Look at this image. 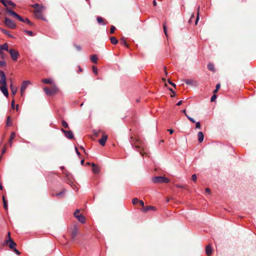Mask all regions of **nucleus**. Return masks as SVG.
<instances>
[{"label": "nucleus", "instance_id": "obj_1", "mask_svg": "<svg viewBox=\"0 0 256 256\" xmlns=\"http://www.w3.org/2000/svg\"><path fill=\"white\" fill-rule=\"evenodd\" d=\"M152 181L154 184L168 183L170 180L164 176H157L152 178Z\"/></svg>", "mask_w": 256, "mask_h": 256}, {"label": "nucleus", "instance_id": "obj_2", "mask_svg": "<svg viewBox=\"0 0 256 256\" xmlns=\"http://www.w3.org/2000/svg\"><path fill=\"white\" fill-rule=\"evenodd\" d=\"M58 89L56 86H52V88H44V92L46 95H52L57 94Z\"/></svg>", "mask_w": 256, "mask_h": 256}, {"label": "nucleus", "instance_id": "obj_3", "mask_svg": "<svg viewBox=\"0 0 256 256\" xmlns=\"http://www.w3.org/2000/svg\"><path fill=\"white\" fill-rule=\"evenodd\" d=\"M131 143L132 145L134 146L137 149V150L140 152L142 156H144L146 154V152H142V150H140L141 142L138 139L134 140V142H132Z\"/></svg>", "mask_w": 256, "mask_h": 256}, {"label": "nucleus", "instance_id": "obj_4", "mask_svg": "<svg viewBox=\"0 0 256 256\" xmlns=\"http://www.w3.org/2000/svg\"><path fill=\"white\" fill-rule=\"evenodd\" d=\"M4 23L10 28L14 29L16 28V25L14 22L8 18H5Z\"/></svg>", "mask_w": 256, "mask_h": 256}, {"label": "nucleus", "instance_id": "obj_5", "mask_svg": "<svg viewBox=\"0 0 256 256\" xmlns=\"http://www.w3.org/2000/svg\"><path fill=\"white\" fill-rule=\"evenodd\" d=\"M184 82L188 85L192 87L197 86L198 85V82L193 79H186L184 80Z\"/></svg>", "mask_w": 256, "mask_h": 256}, {"label": "nucleus", "instance_id": "obj_6", "mask_svg": "<svg viewBox=\"0 0 256 256\" xmlns=\"http://www.w3.org/2000/svg\"><path fill=\"white\" fill-rule=\"evenodd\" d=\"M6 12L8 14H9L10 15H11L12 16L17 18L19 20H20V21L23 20V18L22 16H19L18 14L16 12L13 11L12 10L7 8L6 9Z\"/></svg>", "mask_w": 256, "mask_h": 256}, {"label": "nucleus", "instance_id": "obj_7", "mask_svg": "<svg viewBox=\"0 0 256 256\" xmlns=\"http://www.w3.org/2000/svg\"><path fill=\"white\" fill-rule=\"evenodd\" d=\"M30 84V80H24L22 82L20 88V93L22 95L24 94L25 90Z\"/></svg>", "mask_w": 256, "mask_h": 256}, {"label": "nucleus", "instance_id": "obj_8", "mask_svg": "<svg viewBox=\"0 0 256 256\" xmlns=\"http://www.w3.org/2000/svg\"><path fill=\"white\" fill-rule=\"evenodd\" d=\"M9 53L10 54L11 58L13 60H17L19 54L17 50L11 48L9 50Z\"/></svg>", "mask_w": 256, "mask_h": 256}, {"label": "nucleus", "instance_id": "obj_9", "mask_svg": "<svg viewBox=\"0 0 256 256\" xmlns=\"http://www.w3.org/2000/svg\"><path fill=\"white\" fill-rule=\"evenodd\" d=\"M0 83L2 86L6 85V76L4 72L2 70H0Z\"/></svg>", "mask_w": 256, "mask_h": 256}, {"label": "nucleus", "instance_id": "obj_10", "mask_svg": "<svg viewBox=\"0 0 256 256\" xmlns=\"http://www.w3.org/2000/svg\"><path fill=\"white\" fill-rule=\"evenodd\" d=\"M4 245L8 246L10 249L13 250L14 248V246H16V244L12 240L10 241L4 240Z\"/></svg>", "mask_w": 256, "mask_h": 256}, {"label": "nucleus", "instance_id": "obj_11", "mask_svg": "<svg viewBox=\"0 0 256 256\" xmlns=\"http://www.w3.org/2000/svg\"><path fill=\"white\" fill-rule=\"evenodd\" d=\"M102 138L98 140V142L102 146H104L106 144V142L108 140V136L106 134H104V132H102Z\"/></svg>", "mask_w": 256, "mask_h": 256}, {"label": "nucleus", "instance_id": "obj_12", "mask_svg": "<svg viewBox=\"0 0 256 256\" xmlns=\"http://www.w3.org/2000/svg\"><path fill=\"white\" fill-rule=\"evenodd\" d=\"M31 6L34 8L35 10L34 12L42 11V8H44V7L42 6H40L38 4H32L31 5Z\"/></svg>", "mask_w": 256, "mask_h": 256}, {"label": "nucleus", "instance_id": "obj_13", "mask_svg": "<svg viewBox=\"0 0 256 256\" xmlns=\"http://www.w3.org/2000/svg\"><path fill=\"white\" fill-rule=\"evenodd\" d=\"M62 131L64 134L65 136L67 138L69 139H72L74 138V135L72 131H68L64 129H62Z\"/></svg>", "mask_w": 256, "mask_h": 256}, {"label": "nucleus", "instance_id": "obj_14", "mask_svg": "<svg viewBox=\"0 0 256 256\" xmlns=\"http://www.w3.org/2000/svg\"><path fill=\"white\" fill-rule=\"evenodd\" d=\"M65 192H66V190H64L62 192H58V193H52V196H56V197H57L58 198H63V197H64Z\"/></svg>", "mask_w": 256, "mask_h": 256}, {"label": "nucleus", "instance_id": "obj_15", "mask_svg": "<svg viewBox=\"0 0 256 256\" xmlns=\"http://www.w3.org/2000/svg\"><path fill=\"white\" fill-rule=\"evenodd\" d=\"M92 170L94 173L96 174H98L100 173V168L98 165L94 164V163H92Z\"/></svg>", "mask_w": 256, "mask_h": 256}, {"label": "nucleus", "instance_id": "obj_16", "mask_svg": "<svg viewBox=\"0 0 256 256\" xmlns=\"http://www.w3.org/2000/svg\"><path fill=\"white\" fill-rule=\"evenodd\" d=\"M42 82L44 84H51L52 85V86H56L53 80L50 78L42 79Z\"/></svg>", "mask_w": 256, "mask_h": 256}, {"label": "nucleus", "instance_id": "obj_17", "mask_svg": "<svg viewBox=\"0 0 256 256\" xmlns=\"http://www.w3.org/2000/svg\"><path fill=\"white\" fill-rule=\"evenodd\" d=\"M0 2L2 3V4L5 6H8V5H11L12 6H16L13 2L10 0L8 1L7 0H1Z\"/></svg>", "mask_w": 256, "mask_h": 256}, {"label": "nucleus", "instance_id": "obj_18", "mask_svg": "<svg viewBox=\"0 0 256 256\" xmlns=\"http://www.w3.org/2000/svg\"><path fill=\"white\" fill-rule=\"evenodd\" d=\"M78 233V229L76 227H74L73 230H72L70 236L72 240H74L76 236H77Z\"/></svg>", "mask_w": 256, "mask_h": 256}, {"label": "nucleus", "instance_id": "obj_19", "mask_svg": "<svg viewBox=\"0 0 256 256\" xmlns=\"http://www.w3.org/2000/svg\"><path fill=\"white\" fill-rule=\"evenodd\" d=\"M34 14L35 16L39 19L46 20L44 17L43 16V14H42V11H39L38 12H34Z\"/></svg>", "mask_w": 256, "mask_h": 256}, {"label": "nucleus", "instance_id": "obj_20", "mask_svg": "<svg viewBox=\"0 0 256 256\" xmlns=\"http://www.w3.org/2000/svg\"><path fill=\"white\" fill-rule=\"evenodd\" d=\"M0 88L2 92L3 93V94L4 96H8V89L6 88V85L2 86L0 87Z\"/></svg>", "mask_w": 256, "mask_h": 256}, {"label": "nucleus", "instance_id": "obj_21", "mask_svg": "<svg viewBox=\"0 0 256 256\" xmlns=\"http://www.w3.org/2000/svg\"><path fill=\"white\" fill-rule=\"evenodd\" d=\"M2 50H6L9 52L10 50L8 49V46L6 43L0 46V54H3L2 51Z\"/></svg>", "mask_w": 256, "mask_h": 256}, {"label": "nucleus", "instance_id": "obj_22", "mask_svg": "<svg viewBox=\"0 0 256 256\" xmlns=\"http://www.w3.org/2000/svg\"><path fill=\"white\" fill-rule=\"evenodd\" d=\"M76 218L78 220L79 222L84 224L86 222V218L82 214H79L78 216H76Z\"/></svg>", "mask_w": 256, "mask_h": 256}, {"label": "nucleus", "instance_id": "obj_23", "mask_svg": "<svg viewBox=\"0 0 256 256\" xmlns=\"http://www.w3.org/2000/svg\"><path fill=\"white\" fill-rule=\"evenodd\" d=\"M206 252L208 256H210L212 252V246L209 244L206 246Z\"/></svg>", "mask_w": 256, "mask_h": 256}, {"label": "nucleus", "instance_id": "obj_24", "mask_svg": "<svg viewBox=\"0 0 256 256\" xmlns=\"http://www.w3.org/2000/svg\"><path fill=\"white\" fill-rule=\"evenodd\" d=\"M198 137L199 142H202L204 140V134L202 132H199L198 134Z\"/></svg>", "mask_w": 256, "mask_h": 256}, {"label": "nucleus", "instance_id": "obj_25", "mask_svg": "<svg viewBox=\"0 0 256 256\" xmlns=\"http://www.w3.org/2000/svg\"><path fill=\"white\" fill-rule=\"evenodd\" d=\"M16 136V134L14 132H12L11 133V134L10 136V140H9V142H10V146H12V140Z\"/></svg>", "mask_w": 256, "mask_h": 256}, {"label": "nucleus", "instance_id": "obj_26", "mask_svg": "<svg viewBox=\"0 0 256 256\" xmlns=\"http://www.w3.org/2000/svg\"><path fill=\"white\" fill-rule=\"evenodd\" d=\"M154 209V208L152 206H146V207H144L142 209V211L144 212H147L148 211V210H153Z\"/></svg>", "mask_w": 256, "mask_h": 256}, {"label": "nucleus", "instance_id": "obj_27", "mask_svg": "<svg viewBox=\"0 0 256 256\" xmlns=\"http://www.w3.org/2000/svg\"><path fill=\"white\" fill-rule=\"evenodd\" d=\"M0 30L4 34H6V35H7L10 38H12L13 36L10 34L6 30V29H4V28H0Z\"/></svg>", "mask_w": 256, "mask_h": 256}, {"label": "nucleus", "instance_id": "obj_28", "mask_svg": "<svg viewBox=\"0 0 256 256\" xmlns=\"http://www.w3.org/2000/svg\"><path fill=\"white\" fill-rule=\"evenodd\" d=\"M2 202H3V204H4V208L6 210H7L8 208V206L7 202L5 198V196L4 195L2 196Z\"/></svg>", "mask_w": 256, "mask_h": 256}, {"label": "nucleus", "instance_id": "obj_29", "mask_svg": "<svg viewBox=\"0 0 256 256\" xmlns=\"http://www.w3.org/2000/svg\"><path fill=\"white\" fill-rule=\"evenodd\" d=\"M97 21L100 24L103 26L106 25V23L104 22V19L102 17L98 16L97 18Z\"/></svg>", "mask_w": 256, "mask_h": 256}, {"label": "nucleus", "instance_id": "obj_30", "mask_svg": "<svg viewBox=\"0 0 256 256\" xmlns=\"http://www.w3.org/2000/svg\"><path fill=\"white\" fill-rule=\"evenodd\" d=\"M208 70H210V71L214 72V65L212 63L208 64Z\"/></svg>", "mask_w": 256, "mask_h": 256}, {"label": "nucleus", "instance_id": "obj_31", "mask_svg": "<svg viewBox=\"0 0 256 256\" xmlns=\"http://www.w3.org/2000/svg\"><path fill=\"white\" fill-rule=\"evenodd\" d=\"M110 42L113 44H116L118 42V40L116 38V37L112 36L110 38Z\"/></svg>", "mask_w": 256, "mask_h": 256}, {"label": "nucleus", "instance_id": "obj_32", "mask_svg": "<svg viewBox=\"0 0 256 256\" xmlns=\"http://www.w3.org/2000/svg\"><path fill=\"white\" fill-rule=\"evenodd\" d=\"M90 60L92 62L94 63H96L97 62V56L96 54H94L91 56H90Z\"/></svg>", "mask_w": 256, "mask_h": 256}, {"label": "nucleus", "instance_id": "obj_33", "mask_svg": "<svg viewBox=\"0 0 256 256\" xmlns=\"http://www.w3.org/2000/svg\"><path fill=\"white\" fill-rule=\"evenodd\" d=\"M6 126H11L12 124V121L10 116L7 118Z\"/></svg>", "mask_w": 256, "mask_h": 256}, {"label": "nucleus", "instance_id": "obj_34", "mask_svg": "<svg viewBox=\"0 0 256 256\" xmlns=\"http://www.w3.org/2000/svg\"><path fill=\"white\" fill-rule=\"evenodd\" d=\"M22 22H26L30 26L32 25V23L28 18H25V19L23 18V20Z\"/></svg>", "mask_w": 256, "mask_h": 256}, {"label": "nucleus", "instance_id": "obj_35", "mask_svg": "<svg viewBox=\"0 0 256 256\" xmlns=\"http://www.w3.org/2000/svg\"><path fill=\"white\" fill-rule=\"evenodd\" d=\"M140 200L137 198H134L132 200V203L134 205H136L139 203Z\"/></svg>", "mask_w": 256, "mask_h": 256}, {"label": "nucleus", "instance_id": "obj_36", "mask_svg": "<svg viewBox=\"0 0 256 256\" xmlns=\"http://www.w3.org/2000/svg\"><path fill=\"white\" fill-rule=\"evenodd\" d=\"M199 10H200V6H198V8L197 16H196V22H195L196 24H197L198 20H199Z\"/></svg>", "mask_w": 256, "mask_h": 256}, {"label": "nucleus", "instance_id": "obj_37", "mask_svg": "<svg viewBox=\"0 0 256 256\" xmlns=\"http://www.w3.org/2000/svg\"><path fill=\"white\" fill-rule=\"evenodd\" d=\"M62 126L64 128H68V123L64 120L62 121Z\"/></svg>", "mask_w": 256, "mask_h": 256}, {"label": "nucleus", "instance_id": "obj_38", "mask_svg": "<svg viewBox=\"0 0 256 256\" xmlns=\"http://www.w3.org/2000/svg\"><path fill=\"white\" fill-rule=\"evenodd\" d=\"M120 42H121V44H122V45H124V46H126V47H128V44H127V43H126V40H124V38H122V39L121 40Z\"/></svg>", "mask_w": 256, "mask_h": 256}, {"label": "nucleus", "instance_id": "obj_39", "mask_svg": "<svg viewBox=\"0 0 256 256\" xmlns=\"http://www.w3.org/2000/svg\"><path fill=\"white\" fill-rule=\"evenodd\" d=\"M164 28V32L165 35L167 36H168V31H167V28L166 24H164L163 25Z\"/></svg>", "mask_w": 256, "mask_h": 256}, {"label": "nucleus", "instance_id": "obj_40", "mask_svg": "<svg viewBox=\"0 0 256 256\" xmlns=\"http://www.w3.org/2000/svg\"><path fill=\"white\" fill-rule=\"evenodd\" d=\"M92 70H93V72H94V73L95 74H98V70L96 66H92Z\"/></svg>", "mask_w": 256, "mask_h": 256}, {"label": "nucleus", "instance_id": "obj_41", "mask_svg": "<svg viewBox=\"0 0 256 256\" xmlns=\"http://www.w3.org/2000/svg\"><path fill=\"white\" fill-rule=\"evenodd\" d=\"M12 240V239L10 237V232H8V235H7V238L5 240L10 241Z\"/></svg>", "mask_w": 256, "mask_h": 256}, {"label": "nucleus", "instance_id": "obj_42", "mask_svg": "<svg viewBox=\"0 0 256 256\" xmlns=\"http://www.w3.org/2000/svg\"><path fill=\"white\" fill-rule=\"evenodd\" d=\"M192 180L194 181V182H196V180H197V176H196V174H194L192 175Z\"/></svg>", "mask_w": 256, "mask_h": 256}, {"label": "nucleus", "instance_id": "obj_43", "mask_svg": "<svg viewBox=\"0 0 256 256\" xmlns=\"http://www.w3.org/2000/svg\"><path fill=\"white\" fill-rule=\"evenodd\" d=\"M24 32L26 34H27L28 35H29L30 36H33V32L32 31H29V30H25Z\"/></svg>", "mask_w": 256, "mask_h": 256}, {"label": "nucleus", "instance_id": "obj_44", "mask_svg": "<svg viewBox=\"0 0 256 256\" xmlns=\"http://www.w3.org/2000/svg\"><path fill=\"white\" fill-rule=\"evenodd\" d=\"M186 116L187 117V118L192 122L193 123H194L196 122L195 120H194V118H192L188 116L186 114Z\"/></svg>", "mask_w": 256, "mask_h": 256}, {"label": "nucleus", "instance_id": "obj_45", "mask_svg": "<svg viewBox=\"0 0 256 256\" xmlns=\"http://www.w3.org/2000/svg\"><path fill=\"white\" fill-rule=\"evenodd\" d=\"M116 28L114 26H112L110 28V32L111 34H113Z\"/></svg>", "mask_w": 256, "mask_h": 256}, {"label": "nucleus", "instance_id": "obj_46", "mask_svg": "<svg viewBox=\"0 0 256 256\" xmlns=\"http://www.w3.org/2000/svg\"><path fill=\"white\" fill-rule=\"evenodd\" d=\"M6 65V62L4 60L0 61V66H4Z\"/></svg>", "mask_w": 256, "mask_h": 256}, {"label": "nucleus", "instance_id": "obj_47", "mask_svg": "<svg viewBox=\"0 0 256 256\" xmlns=\"http://www.w3.org/2000/svg\"><path fill=\"white\" fill-rule=\"evenodd\" d=\"M196 128H200V122H197L196 124Z\"/></svg>", "mask_w": 256, "mask_h": 256}, {"label": "nucleus", "instance_id": "obj_48", "mask_svg": "<svg viewBox=\"0 0 256 256\" xmlns=\"http://www.w3.org/2000/svg\"><path fill=\"white\" fill-rule=\"evenodd\" d=\"M80 212L79 210H76L74 212V216L76 218V216H78V214Z\"/></svg>", "mask_w": 256, "mask_h": 256}, {"label": "nucleus", "instance_id": "obj_49", "mask_svg": "<svg viewBox=\"0 0 256 256\" xmlns=\"http://www.w3.org/2000/svg\"><path fill=\"white\" fill-rule=\"evenodd\" d=\"M14 251L16 254L18 255H19L20 254V252L16 248H14L13 249Z\"/></svg>", "mask_w": 256, "mask_h": 256}, {"label": "nucleus", "instance_id": "obj_50", "mask_svg": "<svg viewBox=\"0 0 256 256\" xmlns=\"http://www.w3.org/2000/svg\"><path fill=\"white\" fill-rule=\"evenodd\" d=\"M11 106L13 109L14 108V100L11 102Z\"/></svg>", "mask_w": 256, "mask_h": 256}, {"label": "nucleus", "instance_id": "obj_51", "mask_svg": "<svg viewBox=\"0 0 256 256\" xmlns=\"http://www.w3.org/2000/svg\"><path fill=\"white\" fill-rule=\"evenodd\" d=\"M93 132H94V136H95L97 137V136H98L99 132H96V131L94 130V131Z\"/></svg>", "mask_w": 256, "mask_h": 256}, {"label": "nucleus", "instance_id": "obj_52", "mask_svg": "<svg viewBox=\"0 0 256 256\" xmlns=\"http://www.w3.org/2000/svg\"><path fill=\"white\" fill-rule=\"evenodd\" d=\"M139 204H140L143 207V208H144V202L142 200H140L139 202Z\"/></svg>", "mask_w": 256, "mask_h": 256}, {"label": "nucleus", "instance_id": "obj_53", "mask_svg": "<svg viewBox=\"0 0 256 256\" xmlns=\"http://www.w3.org/2000/svg\"><path fill=\"white\" fill-rule=\"evenodd\" d=\"M75 47L76 48V50H81V47L80 46H78V45H75Z\"/></svg>", "mask_w": 256, "mask_h": 256}, {"label": "nucleus", "instance_id": "obj_54", "mask_svg": "<svg viewBox=\"0 0 256 256\" xmlns=\"http://www.w3.org/2000/svg\"><path fill=\"white\" fill-rule=\"evenodd\" d=\"M6 152V148L4 146L2 150V155H1L2 156V155Z\"/></svg>", "mask_w": 256, "mask_h": 256}, {"label": "nucleus", "instance_id": "obj_55", "mask_svg": "<svg viewBox=\"0 0 256 256\" xmlns=\"http://www.w3.org/2000/svg\"><path fill=\"white\" fill-rule=\"evenodd\" d=\"M217 97H211L210 101L212 102H215Z\"/></svg>", "mask_w": 256, "mask_h": 256}, {"label": "nucleus", "instance_id": "obj_56", "mask_svg": "<svg viewBox=\"0 0 256 256\" xmlns=\"http://www.w3.org/2000/svg\"><path fill=\"white\" fill-rule=\"evenodd\" d=\"M206 192L208 194H210V190L209 188H206Z\"/></svg>", "mask_w": 256, "mask_h": 256}, {"label": "nucleus", "instance_id": "obj_57", "mask_svg": "<svg viewBox=\"0 0 256 256\" xmlns=\"http://www.w3.org/2000/svg\"><path fill=\"white\" fill-rule=\"evenodd\" d=\"M218 90H217V89H216H216L214 90V92H214V94H213V96H216V94L217 92H218Z\"/></svg>", "mask_w": 256, "mask_h": 256}, {"label": "nucleus", "instance_id": "obj_58", "mask_svg": "<svg viewBox=\"0 0 256 256\" xmlns=\"http://www.w3.org/2000/svg\"><path fill=\"white\" fill-rule=\"evenodd\" d=\"M170 200H173V198H168H168H166V202H170Z\"/></svg>", "mask_w": 256, "mask_h": 256}, {"label": "nucleus", "instance_id": "obj_59", "mask_svg": "<svg viewBox=\"0 0 256 256\" xmlns=\"http://www.w3.org/2000/svg\"><path fill=\"white\" fill-rule=\"evenodd\" d=\"M168 131L170 132V134H172L174 132V130L172 129H168Z\"/></svg>", "mask_w": 256, "mask_h": 256}, {"label": "nucleus", "instance_id": "obj_60", "mask_svg": "<svg viewBox=\"0 0 256 256\" xmlns=\"http://www.w3.org/2000/svg\"><path fill=\"white\" fill-rule=\"evenodd\" d=\"M220 84H217L216 86V88L218 90L220 88Z\"/></svg>", "mask_w": 256, "mask_h": 256}, {"label": "nucleus", "instance_id": "obj_61", "mask_svg": "<svg viewBox=\"0 0 256 256\" xmlns=\"http://www.w3.org/2000/svg\"><path fill=\"white\" fill-rule=\"evenodd\" d=\"M75 150H76V152L78 156H80V153L78 152V148H75Z\"/></svg>", "mask_w": 256, "mask_h": 256}, {"label": "nucleus", "instance_id": "obj_62", "mask_svg": "<svg viewBox=\"0 0 256 256\" xmlns=\"http://www.w3.org/2000/svg\"><path fill=\"white\" fill-rule=\"evenodd\" d=\"M168 82H169L171 85H172V86H176V84H175L174 83H173V82H171L170 80H168Z\"/></svg>", "mask_w": 256, "mask_h": 256}, {"label": "nucleus", "instance_id": "obj_63", "mask_svg": "<svg viewBox=\"0 0 256 256\" xmlns=\"http://www.w3.org/2000/svg\"><path fill=\"white\" fill-rule=\"evenodd\" d=\"M182 104V100H180V101H179V102L177 103L176 105H177V106H180V104Z\"/></svg>", "mask_w": 256, "mask_h": 256}, {"label": "nucleus", "instance_id": "obj_64", "mask_svg": "<svg viewBox=\"0 0 256 256\" xmlns=\"http://www.w3.org/2000/svg\"><path fill=\"white\" fill-rule=\"evenodd\" d=\"M0 190H3V186H2V184L1 182H0Z\"/></svg>", "mask_w": 256, "mask_h": 256}]
</instances>
